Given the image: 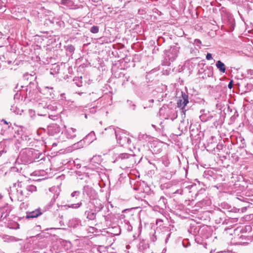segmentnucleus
I'll use <instances>...</instances> for the list:
<instances>
[{"label": "nucleus", "instance_id": "51", "mask_svg": "<svg viewBox=\"0 0 253 253\" xmlns=\"http://www.w3.org/2000/svg\"><path fill=\"white\" fill-rule=\"evenodd\" d=\"M152 126L153 127H154L155 128H156V126H155V125H152Z\"/></svg>", "mask_w": 253, "mask_h": 253}, {"label": "nucleus", "instance_id": "42", "mask_svg": "<svg viewBox=\"0 0 253 253\" xmlns=\"http://www.w3.org/2000/svg\"><path fill=\"white\" fill-rule=\"evenodd\" d=\"M159 42H160L161 40H163V42H165V39L164 38L162 37H160L159 36Z\"/></svg>", "mask_w": 253, "mask_h": 253}, {"label": "nucleus", "instance_id": "14", "mask_svg": "<svg viewBox=\"0 0 253 253\" xmlns=\"http://www.w3.org/2000/svg\"><path fill=\"white\" fill-rule=\"evenodd\" d=\"M76 129L70 127L66 129L64 132V134L68 139H73L76 136Z\"/></svg>", "mask_w": 253, "mask_h": 253}, {"label": "nucleus", "instance_id": "10", "mask_svg": "<svg viewBox=\"0 0 253 253\" xmlns=\"http://www.w3.org/2000/svg\"><path fill=\"white\" fill-rule=\"evenodd\" d=\"M161 162L167 168L165 169V172H166V177L167 178H170L173 173V171L171 170L170 168H169L170 164L169 161L167 156H165L161 158Z\"/></svg>", "mask_w": 253, "mask_h": 253}, {"label": "nucleus", "instance_id": "55", "mask_svg": "<svg viewBox=\"0 0 253 253\" xmlns=\"http://www.w3.org/2000/svg\"><path fill=\"white\" fill-rule=\"evenodd\" d=\"M159 15L161 14V12L160 11H159Z\"/></svg>", "mask_w": 253, "mask_h": 253}, {"label": "nucleus", "instance_id": "32", "mask_svg": "<svg viewBox=\"0 0 253 253\" xmlns=\"http://www.w3.org/2000/svg\"><path fill=\"white\" fill-rule=\"evenodd\" d=\"M123 163L125 164V165L124 166V169L130 168L131 167V166L127 167V166H128V161H126V160H125L123 162Z\"/></svg>", "mask_w": 253, "mask_h": 253}, {"label": "nucleus", "instance_id": "31", "mask_svg": "<svg viewBox=\"0 0 253 253\" xmlns=\"http://www.w3.org/2000/svg\"><path fill=\"white\" fill-rule=\"evenodd\" d=\"M159 201H162L163 203V204L165 205H166L167 204V200L164 197H161V198L159 200Z\"/></svg>", "mask_w": 253, "mask_h": 253}, {"label": "nucleus", "instance_id": "54", "mask_svg": "<svg viewBox=\"0 0 253 253\" xmlns=\"http://www.w3.org/2000/svg\"><path fill=\"white\" fill-rule=\"evenodd\" d=\"M93 0V1H99L100 0Z\"/></svg>", "mask_w": 253, "mask_h": 253}, {"label": "nucleus", "instance_id": "25", "mask_svg": "<svg viewBox=\"0 0 253 253\" xmlns=\"http://www.w3.org/2000/svg\"><path fill=\"white\" fill-rule=\"evenodd\" d=\"M10 110L14 113L16 114H19L20 112V110L19 108H17V106H15L14 104L13 105L11 106Z\"/></svg>", "mask_w": 253, "mask_h": 253}, {"label": "nucleus", "instance_id": "8", "mask_svg": "<svg viewBox=\"0 0 253 253\" xmlns=\"http://www.w3.org/2000/svg\"><path fill=\"white\" fill-rule=\"evenodd\" d=\"M116 161H122V162L125 160L128 161V167L132 166L134 163V157L133 155L127 153L120 154L116 158Z\"/></svg>", "mask_w": 253, "mask_h": 253}, {"label": "nucleus", "instance_id": "9", "mask_svg": "<svg viewBox=\"0 0 253 253\" xmlns=\"http://www.w3.org/2000/svg\"><path fill=\"white\" fill-rule=\"evenodd\" d=\"M81 192L80 191H75L70 195V201L72 202L70 206H81L82 203L80 200Z\"/></svg>", "mask_w": 253, "mask_h": 253}, {"label": "nucleus", "instance_id": "22", "mask_svg": "<svg viewBox=\"0 0 253 253\" xmlns=\"http://www.w3.org/2000/svg\"><path fill=\"white\" fill-rule=\"evenodd\" d=\"M161 88L162 90V94H161V97L162 98H163L164 97H166L167 95V93H166V91L167 90V86L166 85L162 84Z\"/></svg>", "mask_w": 253, "mask_h": 253}, {"label": "nucleus", "instance_id": "30", "mask_svg": "<svg viewBox=\"0 0 253 253\" xmlns=\"http://www.w3.org/2000/svg\"><path fill=\"white\" fill-rule=\"evenodd\" d=\"M147 135L144 134H140L138 136V139L139 140L144 139L147 137Z\"/></svg>", "mask_w": 253, "mask_h": 253}, {"label": "nucleus", "instance_id": "17", "mask_svg": "<svg viewBox=\"0 0 253 253\" xmlns=\"http://www.w3.org/2000/svg\"><path fill=\"white\" fill-rule=\"evenodd\" d=\"M84 139H85V140L89 139L90 140L89 143L92 142L94 140L96 139L94 132L91 131L84 137Z\"/></svg>", "mask_w": 253, "mask_h": 253}, {"label": "nucleus", "instance_id": "49", "mask_svg": "<svg viewBox=\"0 0 253 253\" xmlns=\"http://www.w3.org/2000/svg\"><path fill=\"white\" fill-rule=\"evenodd\" d=\"M169 235H170V234H169L168 236L167 237L166 240V242H167V240H168V238H169Z\"/></svg>", "mask_w": 253, "mask_h": 253}, {"label": "nucleus", "instance_id": "38", "mask_svg": "<svg viewBox=\"0 0 253 253\" xmlns=\"http://www.w3.org/2000/svg\"><path fill=\"white\" fill-rule=\"evenodd\" d=\"M47 107H48V109L52 110H55L56 109V107H54L50 105H48Z\"/></svg>", "mask_w": 253, "mask_h": 253}, {"label": "nucleus", "instance_id": "20", "mask_svg": "<svg viewBox=\"0 0 253 253\" xmlns=\"http://www.w3.org/2000/svg\"><path fill=\"white\" fill-rule=\"evenodd\" d=\"M106 130L108 131L109 133L112 135H115L116 136V134H118L119 132H117L115 129L112 127L110 126L108 128L105 129Z\"/></svg>", "mask_w": 253, "mask_h": 253}, {"label": "nucleus", "instance_id": "28", "mask_svg": "<svg viewBox=\"0 0 253 253\" xmlns=\"http://www.w3.org/2000/svg\"><path fill=\"white\" fill-rule=\"evenodd\" d=\"M247 75L249 78H253V70L249 69L247 70Z\"/></svg>", "mask_w": 253, "mask_h": 253}, {"label": "nucleus", "instance_id": "3", "mask_svg": "<svg viewBox=\"0 0 253 253\" xmlns=\"http://www.w3.org/2000/svg\"><path fill=\"white\" fill-rule=\"evenodd\" d=\"M179 52V47L177 46H171L168 50L165 52L164 60L162 64L164 66H169L177 57Z\"/></svg>", "mask_w": 253, "mask_h": 253}, {"label": "nucleus", "instance_id": "45", "mask_svg": "<svg viewBox=\"0 0 253 253\" xmlns=\"http://www.w3.org/2000/svg\"><path fill=\"white\" fill-rule=\"evenodd\" d=\"M1 122H3V123H4V124H5V125H8V123L7 122V121H5V120H2L1 121Z\"/></svg>", "mask_w": 253, "mask_h": 253}, {"label": "nucleus", "instance_id": "50", "mask_svg": "<svg viewBox=\"0 0 253 253\" xmlns=\"http://www.w3.org/2000/svg\"><path fill=\"white\" fill-rule=\"evenodd\" d=\"M2 37V33L0 32V39H1Z\"/></svg>", "mask_w": 253, "mask_h": 253}, {"label": "nucleus", "instance_id": "23", "mask_svg": "<svg viewBox=\"0 0 253 253\" xmlns=\"http://www.w3.org/2000/svg\"><path fill=\"white\" fill-rule=\"evenodd\" d=\"M61 4L66 6H71L73 4V1L71 0H61Z\"/></svg>", "mask_w": 253, "mask_h": 253}, {"label": "nucleus", "instance_id": "33", "mask_svg": "<svg viewBox=\"0 0 253 253\" xmlns=\"http://www.w3.org/2000/svg\"><path fill=\"white\" fill-rule=\"evenodd\" d=\"M195 43L197 45V46H200L201 44V42L200 40L199 39H196L195 40Z\"/></svg>", "mask_w": 253, "mask_h": 253}, {"label": "nucleus", "instance_id": "34", "mask_svg": "<svg viewBox=\"0 0 253 253\" xmlns=\"http://www.w3.org/2000/svg\"><path fill=\"white\" fill-rule=\"evenodd\" d=\"M212 58L211 54L210 53H208L206 55V59L208 60H210Z\"/></svg>", "mask_w": 253, "mask_h": 253}, {"label": "nucleus", "instance_id": "27", "mask_svg": "<svg viewBox=\"0 0 253 253\" xmlns=\"http://www.w3.org/2000/svg\"><path fill=\"white\" fill-rule=\"evenodd\" d=\"M164 109L166 110L167 112L168 113H169L171 112V110L169 108H166L165 107H164V108H161V109H159V113H160L161 114H162Z\"/></svg>", "mask_w": 253, "mask_h": 253}, {"label": "nucleus", "instance_id": "24", "mask_svg": "<svg viewBox=\"0 0 253 253\" xmlns=\"http://www.w3.org/2000/svg\"><path fill=\"white\" fill-rule=\"evenodd\" d=\"M90 31L92 33L96 34L99 32V27L97 26H93L91 27Z\"/></svg>", "mask_w": 253, "mask_h": 253}, {"label": "nucleus", "instance_id": "47", "mask_svg": "<svg viewBox=\"0 0 253 253\" xmlns=\"http://www.w3.org/2000/svg\"><path fill=\"white\" fill-rule=\"evenodd\" d=\"M154 72V71L153 70H152V71L150 72V73L149 74V75H151V74H152Z\"/></svg>", "mask_w": 253, "mask_h": 253}, {"label": "nucleus", "instance_id": "35", "mask_svg": "<svg viewBox=\"0 0 253 253\" xmlns=\"http://www.w3.org/2000/svg\"><path fill=\"white\" fill-rule=\"evenodd\" d=\"M48 118L49 119H52V120H55L56 119H57L58 117L57 116H55V115H49Z\"/></svg>", "mask_w": 253, "mask_h": 253}, {"label": "nucleus", "instance_id": "2", "mask_svg": "<svg viewBox=\"0 0 253 253\" xmlns=\"http://www.w3.org/2000/svg\"><path fill=\"white\" fill-rule=\"evenodd\" d=\"M38 151L32 148H26L22 150L18 156V160L24 164L32 163L37 159Z\"/></svg>", "mask_w": 253, "mask_h": 253}, {"label": "nucleus", "instance_id": "37", "mask_svg": "<svg viewBox=\"0 0 253 253\" xmlns=\"http://www.w3.org/2000/svg\"><path fill=\"white\" fill-rule=\"evenodd\" d=\"M127 140L126 141V145H129L131 143V140L128 136L127 137Z\"/></svg>", "mask_w": 253, "mask_h": 253}, {"label": "nucleus", "instance_id": "57", "mask_svg": "<svg viewBox=\"0 0 253 253\" xmlns=\"http://www.w3.org/2000/svg\"><path fill=\"white\" fill-rule=\"evenodd\" d=\"M157 42L158 43V39H157Z\"/></svg>", "mask_w": 253, "mask_h": 253}, {"label": "nucleus", "instance_id": "39", "mask_svg": "<svg viewBox=\"0 0 253 253\" xmlns=\"http://www.w3.org/2000/svg\"><path fill=\"white\" fill-rule=\"evenodd\" d=\"M228 87L230 89H231L232 88V87H233V81H231L229 82V84L228 85Z\"/></svg>", "mask_w": 253, "mask_h": 253}, {"label": "nucleus", "instance_id": "1", "mask_svg": "<svg viewBox=\"0 0 253 253\" xmlns=\"http://www.w3.org/2000/svg\"><path fill=\"white\" fill-rule=\"evenodd\" d=\"M18 197H27V196L37 191V187L34 185H27L26 182L18 181L13 184Z\"/></svg>", "mask_w": 253, "mask_h": 253}, {"label": "nucleus", "instance_id": "4", "mask_svg": "<svg viewBox=\"0 0 253 253\" xmlns=\"http://www.w3.org/2000/svg\"><path fill=\"white\" fill-rule=\"evenodd\" d=\"M49 193L47 194L51 197L48 206H62L63 204L60 202L59 197L61 190L59 186H53L49 188Z\"/></svg>", "mask_w": 253, "mask_h": 253}, {"label": "nucleus", "instance_id": "5", "mask_svg": "<svg viewBox=\"0 0 253 253\" xmlns=\"http://www.w3.org/2000/svg\"><path fill=\"white\" fill-rule=\"evenodd\" d=\"M133 189L137 192V193L135 195L136 198L141 200L143 198H145L146 194L150 190L148 186L143 181L137 182L135 183Z\"/></svg>", "mask_w": 253, "mask_h": 253}, {"label": "nucleus", "instance_id": "13", "mask_svg": "<svg viewBox=\"0 0 253 253\" xmlns=\"http://www.w3.org/2000/svg\"><path fill=\"white\" fill-rule=\"evenodd\" d=\"M26 218H36L41 215L42 212L40 208H38L35 210H31L26 212Z\"/></svg>", "mask_w": 253, "mask_h": 253}, {"label": "nucleus", "instance_id": "26", "mask_svg": "<svg viewBox=\"0 0 253 253\" xmlns=\"http://www.w3.org/2000/svg\"><path fill=\"white\" fill-rule=\"evenodd\" d=\"M75 47L72 44L68 45L67 47V51L70 53H73L75 51Z\"/></svg>", "mask_w": 253, "mask_h": 253}, {"label": "nucleus", "instance_id": "7", "mask_svg": "<svg viewBox=\"0 0 253 253\" xmlns=\"http://www.w3.org/2000/svg\"><path fill=\"white\" fill-rule=\"evenodd\" d=\"M95 194V190L89 185H85L83 189V195L84 196L83 200H91L94 198Z\"/></svg>", "mask_w": 253, "mask_h": 253}, {"label": "nucleus", "instance_id": "21", "mask_svg": "<svg viewBox=\"0 0 253 253\" xmlns=\"http://www.w3.org/2000/svg\"><path fill=\"white\" fill-rule=\"evenodd\" d=\"M82 77H75L74 78L73 81L75 82V84L78 86H82Z\"/></svg>", "mask_w": 253, "mask_h": 253}, {"label": "nucleus", "instance_id": "46", "mask_svg": "<svg viewBox=\"0 0 253 253\" xmlns=\"http://www.w3.org/2000/svg\"><path fill=\"white\" fill-rule=\"evenodd\" d=\"M247 243H246V242H243V243L241 242V243H240V244L243 245H247Z\"/></svg>", "mask_w": 253, "mask_h": 253}, {"label": "nucleus", "instance_id": "41", "mask_svg": "<svg viewBox=\"0 0 253 253\" xmlns=\"http://www.w3.org/2000/svg\"><path fill=\"white\" fill-rule=\"evenodd\" d=\"M88 216L90 219H93L95 217V215L93 213L90 215H89V213H88Z\"/></svg>", "mask_w": 253, "mask_h": 253}, {"label": "nucleus", "instance_id": "43", "mask_svg": "<svg viewBox=\"0 0 253 253\" xmlns=\"http://www.w3.org/2000/svg\"><path fill=\"white\" fill-rule=\"evenodd\" d=\"M3 6V3L2 2V1L1 0H0V9L2 8Z\"/></svg>", "mask_w": 253, "mask_h": 253}, {"label": "nucleus", "instance_id": "44", "mask_svg": "<svg viewBox=\"0 0 253 253\" xmlns=\"http://www.w3.org/2000/svg\"><path fill=\"white\" fill-rule=\"evenodd\" d=\"M198 58H193L191 60V63H193V62L192 61H194V62H196V60H197Z\"/></svg>", "mask_w": 253, "mask_h": 253}, {"label": "nucleus", "instance_id": "53", "mask_svg": "<svg viewBox=\"0 0 253 253\" xmlns=\"http://www.w3.org/2000/svg\"><path fill=\"white\" fill-rule=\"evenodd\" d=\"M166 249H164L162 253H165V252H166Z\"/></svg>", "mask_w": 253, "mask_h": 253}, {"label": "nucleus", "instance_id": "12", "mask_svg": "<svg viewBox=\"0 0 253 253\" xmlns=\"http://www.w3.org/2000/svg\"><path fill=\"white\" fill-rule=\"evenodd\" d=\"M127 135L122 132H119L118 134H116V139L119 143L122 146H126V141L127 139Z\"/></svg>", "mask_w": 253, "mask_h": 253}, {"label": "nucleus", "instance_id": "11", "mask_svg": "<svg viewBox=\"0 0 253 253\" xmlns=\"http://www.w3.org/2000/svg\"><path fill=\"white\" fill-rule=\"evenodd\" d=\"M61 128L57 124H51L47 126V133L51 136H55L60 132Z\"/></svg>", "mask_w": 253, "mask_h": 253}, {"label": "nucleus", "instance_id": "19", "mask_svg": "<svg viewBox=\"0 0 253 253\" xmlns=\"http://www.w3.org/2000/svg\"><path fill=\"white\" fill-rule=\"evenodd\" d=\"M85 139H83L82 140H81L79 142H78L77 143H75L74 144L75 148H80L84 147V143H85Z\"/></svg>", "mask_w": 253, "mask_h": 253}, {"label": "nucleus", "instance_id": "6", "mask_svg": "<svg viewBox=\"0 0 253 253\" xmlns=\"http://www.w3.org/2000/svg\"><path fill=\"white\" fill-rule=\"evenodd\" d=\"M188 102V95L182 91L181 96L178 97L177 101V107L180 108L182 112L185 113L186 112L185 106Z\"/></svg>", "mask_w": 253, "mask_h": 253}, {"label": "nucleus", "instance_id": "58", "mask_svg": "<svg viewBox=\"0 0 253 253\" xmlns=\"http://www.w3.org/2000/svg\"><path fill=\"white\" fill-rule=\"evenodd\" d=\"M203 111L204 112V110H201V112H202Z\"/></svg>", "mask_w": 253, "mask_h": 253}, {"label": "nucleus", "instance_id": "15", "mask_svg": "<svg viewBox=\"0 0 253 253\" xmlns=\"http://www.w3.org/2000/svg\"><path fill=\"white\" fill-rule=\"evenodd\" d=\"M215 117V114L214 115V116H213L212 115L210 114V112H208V113L202 114L200 116V119L201 120V121L203 122H206L208 121H211L213 118Z\"/></svg>", "mask_w": 253, "mask_h": 253}, {"label": "nucleus", "instance_id": "56", "mask_svg": "<svg viewBox=\"0 0 253 253\" xmlns=\"http://www.w3.org/2000/svg\"><path fill=\"white\" fill-rule=\"evenodd\" d=\"M83 92H81V93H79V94L80 95H81V94H83Z\"/></svg>", "mask_w": 253, "mask_h": 253}, {"label": "nucleus", "instance_id": "40", "mask_svg": "<svg viewBox=\"0 0 253 253\" xmlns=\"http://www.w3.org/2000/svg\"><path fill=\"white\" fill-rule=\"evenodd\" d=\"M29 113L32 118L33 117V116L35 115V112L32 110H29Z\"/></svg>", "mask_w": 253, "mask_h": 253}, {"label": "nucleus", "instance_id": "48", "mask_svg": "<svg viewBox=\"0 0 253 253\" xmlns=\"http://www.w3.org/2000/svg\"><path fill=\"white\" fill-rule=\"evenodd\" d=\"M166 74L169 75V71H168L167 69L166 70Z\"/></svg>", "mask_w": 253, "mask_h": 253}, {"label": "nucleus", "instance_id": "29", "mask_svg": "<svg viewBox=\"0 0 253 253\" xmlns=\"http://www.w3.org/2000/svg\"><path fill=\"white\" fill-rule=\"evenodd\" d=\"M89 95H94V97L92 99L93 100V101H95L98 99H99L100 98V97L99 96V95H97L96 93H94V92H92V93H90L89 94Z\"/></svg>", "mask_w": 253, "mask_h": 253}, {"label": "nucleus", "instance_id": "18", "mask_svg": "<svg viewBox=\"0 0 253 253\" xmlns=\"http://www.w3.org/2000/svg\"><path fill=\"white\" fill-rule=\"evenodd\" d=\"M196 229H197V228H195L194 226L191 227L189 230V232L190 233H192L193 235H195L196 236L195 241L198 243H201L200 242V239L199 238V236H196V233H197V231H196Z\"/></svg>", "mask_w": 253, "mask_h": 253}, {"label": "nucleus", "instance_id": "52", "mask_svg": "<svg viewBox=\"0 0 253 253\" xmlns=\"http://www.w3.org/2000/svg\"><path fill=\"white\" fill-rule=\"evenodd\" d=\"M149 102H154V100L153 99H151V100H149Z\"/></svg>", "mask_w": 253, "mask_h": 253}, {"label": "nucleus", "instance_id": "16", "mask_svg": "<svg viewBox=\"0 0 253 253\" xmlns=\"http://www.w3.org/2000/svg\"><path fill=\"white\" fill-rule=\"evenodd\" d=\"M216 67L219 70L220 73H224L226 71V67L225 64L221 61L218 60L216 63Z\"/></svg>", "mask_w": 253, "mask_h": 253}, {"label": "nucleus", "instance_id": "36", "mask_svg": "<svg viewBox=\"0 0 253 253\" xmlns=\"http://www.w3.org/2000/svg\"><path fill=\"white\" fill-rule=\"evenodd\" d=\"M223 145L222 144H218L216 146V149L220 150L223 149Z\"/></svg>", "mask_w": 253, "mask_h": 253}]
</instances>
